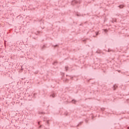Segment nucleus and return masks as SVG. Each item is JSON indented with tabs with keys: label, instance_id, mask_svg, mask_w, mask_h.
Here are the masks:
<instances>
[{
	"label": "nucleus",
	"instance_id": "9d476101",
	"mask_svg": "<svg viewBox=\"0 0 129 129\" xmlns=\"http://www.w3.org/2000/svg\"><path fill=\"white\" fill-rule=\"evenodd\" d=\"M57 64V61H54L53 63V65H56Z\"/></svg>",
	"mask_w": 129,
	"mask_h": 129
},
{
	"label": "nucleus",
	"instance_id": "2eb2a0df",
	"mask_svg": "<svg viewBox=\"0 0 129 129\" xmlns=\"http://www.w3.org/2000/svg\"><path fill=\"white\" fill-rule=\"evenodd\" d=\"M46 123H47V124H49V120H47V121H46Z\"/></svg>",
	"mask_w": 129,
	"mask_h": 129
},
{
	"label": "nucleus",
	"instance_id": "a211bd4d",
	"mask_svg": "<svg viewBox=\"0 0 129 129\" xmlns=\"http://www.w3.org/2000/svg\"><path fill=\"white\" fill-rule=\"evenodd\" d=\"M54 47H58V45H55Z\"/></svg>",
	"mask_w": 129,
	"mask_h": 129
},
{
	"label": "nucleus",
	"instance_id": "dca6fc26",
	"mask_svg": "<svg viewBox=\"0 0 129 129\" xmlns=\"http://www.w3.org/2000/svg\"><path fill=\"white\" fill-rule=\"evenodd\" d=\"M96 36H97L98 35V32H96Z\"/></svg>",
	"mask_w": 129,
	"mask_h": 129
},
{
	"label": "nucleus",
	"instance_id": "f8f14e48",
	"mask_svg": "<svg viewBox=\"0 0 129 129\" xmlns=\"http://www.w3.org/2000/svg\"><path fill=\"white\" fill-rule=\"evenodd\" d=\"M66 71H67L68 70V67H66Z\"/></svg>",
	"mask_w": 129,
	"mask_h": 129
},
{
	"label": "nucleus",
	"instance_id": "bb28decb",
	"mask_svg": "<svg viewBox=\"0 0 129 129\" xmlns=\"http://www.w3.org/2000/svg\"><path fill=\"white\" fill-rule=\"evenodd\" d=\"M0 111H1V109H0Z\"/></svg>",
	"mask_w": 129,
	"mask_h": 129
},
{
	"label": "nucleus",
	"instance_id": "f03ea898",
	"mask_svg": "<svg viewBox=\"0 0 129 129\" xmlns=\"http://www.w3.org/2000/svg\"><path fill=\"white\" fill-rule=\"evenodd\" d=\"M44 20H43V19H41V20H39V22H40V25H44V22H43Z\"/></svg>",
	"mask_w": 129,
	"mask_h": 129
},
{
	"label": "nucleus",
	"instance_id": "423d86ee",
	"mask_svg": "<svg viewBox=\"0 0 129 129\" xmlns=\"http://www.w3.org/2000/svg\"><path fill=\"white\" fill-rule=\"evenodd\" d=\"M119 8H120V9H122V8H123V5H120Z\"/></svg>",
	"mask_w": 129,
	"mask_h": 129
},
{
	"label": "nucleus",
	"instance_id": "a878e982",
	"mask_svg": "<svg viewBox=\"0 0 129 129\" xmlns=\"http://www.w3.org/2000/svg\"><path fill=\"white\" fill-rule=\"evenodd\" d=\"M114 22H116V21L115 20V21H114Z\"/></svg>",
	"mask_w": 129,
	"mask_h": 129
},
{
	"label": "nucleus",
	"instance_id": "aec40b11",
	"mask_svg": "<svg viewBox=\"0 0 129 129\" xmlns=\"http://www.w3.org/2000/svg\"><path fill=\"white\" fill-rule=\"evenodd\" d=\"M85 122H87V120H85Z\"/></svg>",
	"mask_w": 129,
	"mask_h": 129
},
{
	"label": "nucleus",
	"instance_id": "393cba45",
	"mask_svg": "<svg viewBox=\"0 0 129 129\" xmlns=\"http://www.w3.org/2000/svg\"><path fill=\"white\" fill-rule=\"evenodd\" d=\"M96 53H98V51H96Z\"/></svg>",
	"mask_w": 129,
	"mask_h": 129
},
{
	"label": "nucleus",
	"instance_id": "b1692460",
	"mask_svg": "<svg viewBox=\"0 0 129 129\" xmlns=\"http://www.w3.org/2000/svg\"><path fill=\"white\" fill-rule=\"evenodd\" d=\"M77 16H79V15L78 14H77Z\"/></svg>",
	"mask_w": 129,
	"mask_h": 129
},
{
	"label": "nucleus",
	"instance_id": "f3484780",
	"mask_svg": "<svg viewBox=\"0 0 129 129\" xmlns=\"http://www.w3.org/2000/svg\"><path fill=\"white\" fill-rule=\"evenodd\" d=\"M39 34V31H37V33H36V35H38Z\"/></svg>",
	"mask_w": 129,
	"mask_h": 129
},
{
	"label": "nucleus",
	"instance_id": "f257e3e1",
	"mask_svg": "<svg viewBox=\"0 0 129 129\" xmlns=\"http://www.w3.org/2000/svg\"><path fill=\"white\" fill-rule=\"evenodd\" d=\"M76 4H78V2L76 1V0H74L72 2V6H75Z\"/></svg>",
	"mask_w": 129,
	"mask_h": 129
},
{
	"label": "nucleus",
	"instance_id": "39448f33",
	"mask_svg": "<svg viewBox=\"0 0 129 129\" xmlns=\"http://www.w3.org/2000/svg\"><path fill=\"white\" fill-rule=\"evenodd\" d=\"M39 114H45V112H39Z\"/></svg>",
	"mask_w": 129,
	"mask_h": 129
},
{
	"label": "nucleus",
	"instance_id": "ddd939ff",
	"mask_svg": "<svg viewBox=\"0 0 129 129\" xmlns=\"http://www.w3.org/2000/svg\"><path fill=\"white\" fill-rule=\"evenodd\" d=\"M45 45H43V46L42 47V49H44V48H45Z\"/></svg>",
	"mask_w": 129,
	"mask_h": 129
},
{
	"label": "nucleus",
	"instance_id": "4468645a",
	"mask_svg": "<svg viewBox=\"0 0 129 129\" xmlns=\"http://www.w3.org/2000/svg\"><path fill=\"white\" fill-rule=\"evenodd\" d=\"M83 41V42H84L85 43V42H86V39H84Z\"/></svg>",
	"mask_w": 129,
	"mask_h": 129
},
{
	"label": "nucleus",
	"instance_id": "6ab92c4d",
	"mask_svg": "<svg viewBox=\"0 0 129 129\" xmlns=\"http://www.w3.org/2000/svg\"><path fill=\"white\" fill-rule=\"evenodd\" d=\"M40 121H39V122H38V124H40Z\"/></svg>",
	"mask_w": 129,
	"mask_h": 129
},
{
	"label": "nucleus",
	"instance_id": "5701e85b",
	"mask_svg": "<svg viewBox=\"0 0 129 129\" xmlns=\"http://www.w3.org/2000/svg\"><path fill=\"white\" fill-rule=\"evenodd\" d=\"M127 129H129V126H128V127H127Z\"/></svg>",
	"mask_w": 129,
	"mask_h": 129
},
{
	"label": "nucleus",
	"instance_id": "20e7f679",
	"mask_svg": "<svg viewBox=\"0 0 129 129\" xmlns=\"http://www.w3.org/2000/svg\"><path fill=\"white\" fill-rule=\"evenodd\" d=\"M116 87H117V86H116V85H114V86H113V88H114L113 90H115Z\"/></svg>",
	"mask_w": 129,
	"mask_h": 129
},
{
	"label": "nucleus",
	"instance_id": "9b49d317",
	"mask_svg": "<svg viewBox=\"0 0 129 129\" xmlns=\"http://www.w3.org/2000/svg\"><path fill=\"white\" fill-rule=\"evenodd\" d=\"M81 123H82V122H80L79 123V124L77 125V126H79V125H80V124H81Z\"/></svg>",
	"mask_w": 129,
	"mask_h": 129
},
{
	"label": "nucleus",
	"instance_id": "7ed1b4c3",
	"mask_svg": "<svg viewBox=\"0 0 129 129\" xmlns=\"http://www.w3.org/2000/svg\"><path fill=\"white\" fill-rule=\"evenodd\" d=\"M72 102L73 103H74V104H75L77 102V101L76 100H75V99L72 100Z\"/></svg>",
	"mask_w": 129,
	"mask_h": 129
},
{
	"label": "nucleus",
	"instance_id": "0eeeda50",
	"mask_svg": "<svg viewBox=\"0 0 129 129\" xmlns=\"http://www.w3.org/2000/svg\"><path fill=\"white\" fill-rule=\"evenodd\" d=\"M50 96H52V97L54 98L55 97V95L54 94H52L51 95H50Z\"/></svg>",
	"mask_w": 129,
	"mask_h": 129
},
{
	"label": "nucleus",
	"instance_id": "4be33fe9",
	"mask_svg": "<svg viewBox=\"0 0 129 129\" xmlns=\"http://www.w3.org/2000/svg\"><path fill=\"white\" fill-rule=\"evenodd\" d=\"M102 110H103V111L104 110V109H102Z\"/></svg>",
	"mask_w": 129,
	"mask_h": 129
},
{
	"label": "nucleus",
	"instance_id": "412c9836",
	"mask_svg": "<svg viewBox=\"0 0 129 129\" xmlns=\"http://www.w3.org/2000/svg\"><path fill=\"white\" fill-rule=\"evenodd\" d=\"M41 126H42V125H40L39 126V128H41Z\"/></svg>",
	"mask_w": 129,
	"mask_h": 129
},
{
	"label": "nucleus",
	"instance_id": "6e6552de",
	"mask_svg": "<svg viewBox=\"0 0 129 129\" xmlns=\"http://www.w3.org/2000/svg\"><path fill=\"white\" fill-rule=\"evenodd\" d=\"M64 115H66V116L68 115V112H64Z\"/></svg>",
	"mask_w": 129,
	"mask_h": 129
},
{
	"label": "nucleus",
	"instance_id": "1a4fd4ad",
	"mask_svg": "<svg viewBox=\"0 0 129 129\" xmlns=\"http://www.w3.org/2000/svg\"><path fill=\"white\" fill-rule=\"evenodd\" d=\"M36 95H37V94L34 93V94H33V97L36 98Z\"/></svg>",
	"mask_w": 129,
	"mask_h": 129
}]
</instances>
